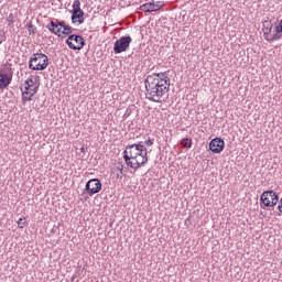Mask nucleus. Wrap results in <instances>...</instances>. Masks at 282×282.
Here are the masks:
<instances>
[{
	"instance_id": "21",
	"label": "nucleus",
	"mask_w": 282,
	"mask_h": 282,
	"mask_svg": "<svg viewBox=\"0 0 282 282\" xmlns=\"http://www.w3.org/2000/svg\"><path fill=\"white\" fill-rule=\"evenodd\" d=\"M61 33H63V29L61 26L54 28V32H52V34H56L57 36H61Z\"/></svg>"
},
{
	"instance_id": "18",
	"label": "nucleus",
	"mask_w": 282,
	"mask_h": 282,
	"mask_svg": "<svg viewBox=\"0 0 282 282\" xmlns=\"http://www.w3.org/2000/svg\"><path fill=\"white\" fill-rule=\"evenodd\" d=\"M25 226H28V223L25 221V218H19L18 228H25Z\"/></svg>"
},
{
	"instance_id": "5",
	"label": "nucleus",
	"mask_w": 282,
	"mask_h": 282,
	"mask_svg": "<svg viewBox=\"0 0 282 282\" xmlns=\"http://www.w3.org/2000/svg\"><path fill=\"white\" fill-rule=\"evenodd\" d=\"M260 202L263 204V206H267V208H272L279 205V194L274 191H265L260 196Z\"/></svg>"
},
{
	"instance_id": "15",
	"label": "nucleus",
	"mask_w": 282,
	"mask_h": 282,
	"mask_svg": "<svg viewBox=\"0 0 282 282\" xmlns=\"http://www.w3.org/2000/svg\"><path fill=\"white\" fill-rule=\"evenodd\" d=\"M264 39L265 41H268V43H273V41H279L280 39H282V34L275 32V34H273L271 37L268 35Z\"/></svg>"
},
{
	"instance_id": "7",
	"label": "nucleus",
	"mask_w": 282,
	"mask_h": 282,
	"mask_svg": "<svg viewBox=\"0 0 282 282\" xmlns=\"http://www.w3.org/2000/svg\"><path fill=\"white\" fill-rule=\"evenodd\" d=\"M72 23H85V11L80 9V0L73 3Z\"/></svg>"
},
{
	"instance_id": "16",
	"label": "nucleus",
	"mask_w": 282,
	"mask_h": 282,
	"mask_svg": "<svg viewBox=\"0 0 282 282\" xmlns=\"http://www.w3.org/2000/svg\"><path fill=\"white\" fill-rule=\"evenodd\" d=\"M181 144L185 149H191V147H193V140H191L188 138L182 139Z\"/></svg>"
},
{
	"instance_id": "6",
	"label": "nucleus",
	"mask_w": 282,
	"mask_h": 282,
	"mask_svg": "<svg viewBox=\"0 0 282 282\" xmlns=\"http://www.w3.org/2000/svg\"><path fill=\"white\" fill-rule=\"evenodd\" d=\"M131 43H133V39H131V36L129 35L121 36L119 40L115 42V45H113L115 54H122V52H127Z\"/></svg>"
},
{
	"instance_id": "9",
	"label": "nucleus",
	"mask_w": 282,
	"mask_h": 282,
	"mask_svg": "<svg viewBox=\"0 0 282 282\" xmlns=\"http://www.w3.org/2000/svg\"><path fill=\"white\" fill-rule=\"evenodd\" d=\"M164 8V1H156L153 0V2H147L142 4L139 10H142V12H158V10H162Z\"/></svg>"
},
{
	"instance_id": "2",
	"label": "nucleus",
	"mask_w": 282,
	"mask_h": 282,
	"mask_svg": "<svg viewBox=\"0 0 282 282\" xmlns=\"http://www.w3.org/2000/svg\"><path fill=\"white\" fill-rule=\"evenodd\" d=\"M123 160L127 166L138 171V169H141L147 164V162H149V152L142 143L127 145L123 151Z\"/></svg>"
},
{
	"instance_id": "29",
	"label": "nucleus",
	"mask_w": 282,
	"mask_h": 282,
	"mask_svg": "<svg viewBox=\"0 0 282 282\" xmlns=\"http://www.w3.org/2000/svg\"><path fill=\"white\" fill-rule=\"evenodd\" d=\"M269 202H272V198H271V197H269Z\"/></svg>"
},
{
	"instance_id": "23",
	"label": "nucleus",
	"mask_w": 282,
	"mask_h": 282,
	"mask_svg": "<svg viewBox=\"0 0 282 282\" xmlns=\"http://www.w3.org/2000/svg\"><path fill=\"white\" fill-rule=\"evenodd\" d=\"M276 209L279 210L278 212V215L281 216L282 215V198L279 200V204L276 206Z\"/></svg>"
},
{
	"instance_id": "26",
	"label": "nucleus",
	"mask_w": 282,
	"mask_h": 282,
	"mask_svg": "<svg viewBox=\"0 0 282 282\" xmlns=\"http://www.w3.org/2000/svg\"><path fill=\"white\" fill-rule=\"evenodd\" d=\"M153 142H155V140H153V139H148V140H145V144H147L148 147H153Z\"/></svg>"
},
{
	"instance_id": "27",
	"label": "nucleus",
	"mask_w": 282,
	"mask_h": 282,
	"mask_svg": "<svg viewBox=\"0 0 282 282\" xmlns=\"http://www.w3.org/2000/svg\"><path fill=\"white\" fill-rule=\"evenodd\" d=\"M86 151H87V148H85V147H82V148H80V152H82V153H85Z\"/></svg>"
},
{
	"instance_id": "10",
	"label": "nucleus",
	"mask_w": 282,
	"mask_h": 282,
	"mask_svg": "<svg viewBox=\"0 0 282 282\" xmlns=\"http://www.w3.org/2000/svg\"><path fill=\"white\" fill-rule=\"evenodd\" d=\"M225 147L226 142L221 138H215L209 142V150L212 153H221Z\"/></svg>"
},
{
	"instance_id": "19",
	"label": "nucleus",
	"mask_w": 282,
	"mask_h": 282,
	"mask_svg": "<svg viewBox=\"0 0 282 282\" xmlns=\"http://www.w3.org/2000/svg\"><path fill=\"white\" fill-rule=\"evenodd\" d=\"M62 34H66V35L72 34V26H69V25L64 26Z\"/></svg>"
},
{
	"instance_id": "12",
	"label": "nucleus",
	"mask_w": 282,
	"mask_h": 282,
	"mask_svg": "<svg viewBox=\"0 0 282 282\" xmlns=\"http://www.w3.org/2000/svg\"><path fill=\"white\" fill-rule=\"evenodd\" d=\"M76 43V44H74ZM68 47L70 50H83L85 47V39L80 35L75 36V40L73 43H68Z\"/></svg>"
},
{
	"instance_id": "1",
	"label": "nucleus",
	"mask_w": 282,
	"mask_h": 282,
	"mask_svg": "<svg viewBox=\"0 0 282 282\" xmlns=\"http://www.w3.org/2000/svg\"><path fill=\"white\" fill-rule=\"evenodd\" d=\"M145 97L151 102H165L171 89V78L166 73H153L148 75L145 80Z\"/></svg>"
},
{
	"instance_id": "13",
	"label": "nucleus",
	"mask_w": 282,
	"mask_h": 282,
	"mask_svg": "<svg viewBox=\"0 0 282 282\" xmlns=\"http://www.w3.org/2000/svg\"><path fill=\"white\" fill-rule=\"evenodd\" d=\"M67 24H65V22H63V21H56V22H54V21H51L47 25H46V28H47V30H50L51 32H54V28H65Z\"/></svg>"
},
{
	"instance_id": "3",
	"label": "nucleus",
	"mask_w": 282,
	"mask_h": 282,
	"mask_svg": "<svg viewBox=\"0 0 282 282\" xmlns=\"http://www.w3.org/2000/svg\"><path fill=\"white\" fill-rule=\"evenodd\" d=\"M20 89L22 91L23 104L32 100V98H34V95L39 91V85L36 84V79H34V76H30L20 87Z\"/></svg>"
},
{
	"instance_id": "22",
	"label": "nucleus",
	"mask_w": 282,
	"mask_h": 282,
	"mask_svg": "<svg viewBox=\"0 0 282 282\" xmlns=\"http://www.w3.org/2000/svg\"><path fill=\"white\" fill-rule=\"evenodd\" d=\"M76 36V34L69 35L66 40V44L69 46V43H74L73 41H75Z\"/></svg>"
},
{
	"instance_id": "20",
	"label": "nucleus",
	"mask_w": 282,
	"mask_h": 282,
	"mask_svg": "<svg viewBox=\"0 0 282 282\" xmlns=\"http://www.w3.org/2000/svg\"><path fill=\"white\" fill-rule=\"evenodd\" d=\"M133 109H135L134 106H132V108H128L123 115V118H129V116L133 113Z\"/></svg>"
},
{
	"instance_id": "24",
	"label": "nucleus",
	"mask_w": 282,
	"mask_h": 282,
	"mask_svg": "<svg viewBox=\"0 0 282 282\" xmlns=\"http://www.w3.org/2000/svg\"><path fill=\"white\" fill-rule=\"evenodd\" d=\"M7 21H8L9 25H12V23H14V15L12 13L9 14V17L7 18Z\"/></svg>"
},
{
	"instance_id": "17",
	"label": "nucleus",
	"mask_w": 282,
	"mask_h": 282,
	"mask_svg": "<svg viewBox=\"0 0 282 282\" xmlns=\"http://www.w3.org/2000/svg\"><path fill=\"white\" fill-rule=\"evenodd\" d=\"M26 28L29 30V34H36V28H34V24H32V22L28 23Z\"/></svg>"
},
{
	"instance_id": "8",
	"label": "nucleus",
	"mask_w": 282,
	"mask_h": 282,
	"mask_svg": "<svg viewBox=\"0 0 282 282\" xmlns=\"http://www.w3.org/2000/svg\"><path fill=\"white\" fill-rule=\"evenodd\" d=\"M85 191L87 195L91 197L93 195H96V193H100V191H102V183L98 178L89 180L86 183Z\"/></svg>"
},
{
	"instance_id": "28",
	"label": "nucleus",
	"mask_w": 282,
	"mask_h": 282,
	"mask_svg": "<svg viewBox=\"0 0 282 282\" xmlns=\"http://www.w3.org/2000/svg\"><path fill=\"white\" fill-rule=\"evenodd\" d=\"M118 170L120 171V173H122V165H121V167H118Z\"/></svg>"
},
{
	"instance_id": "14",
	"label": "nucleus",
	"mask_w": 282,
	"mask_h": 282,
	"mask_svg": "<svg viewBox=\"0 0 282 282\" xmlns=\"http://www.w3.org/2000/svg\"><path fill=\"white\" fill-rule=\"evenodd\" d=\"M272 22L267 20L263 22V36L265 39V36H269V34L272 32Z\"/></svg>"
},
{
	"instance_id": "25",
	"label": "nucleus",
	"mask_w": 282,
	"mask_h": 282,
	"mask_svg": "<svg viewBox=\"0 0 282 282\" xmlns=\"http://www.w3.org/2000/svg\"><path fill=\"white\" fill-rule=\"evenodd\" d=\"M275 32L282 33V20L280 21L279 25L275 26Z\"/></svg>"
},
{
	"instance_id": "4",
	"label": "nucleus",
	"mask_w": 282,
	"mask_h": 282,
	"mask_svg": "<svg viewBox=\"0 0 282 282\" xmlns=\"http://www.w3.org/2000/svg\"><path fill=\"white\" fill-rule=\"evenodd\" d=\"M47 65H50V58L43 53H34L30 57L29 69L33 72H43V69H47Z\"/></svg>"
},
{
	"instance_id": "11",
	"label": "nucleus",
	"mask_w": 282,
	"mask_h": 282,
	"mask_svg": "<svg viewBox=\"0 0 282 282\" xmlns=\"http://www.w3.org/2000/svg\"><path fill=\"white\" fill-rule=\"evenodd\" d=\"M12 83V73L6 74L0 72V89H6Z\"/></svg>"
}]
</instances>
